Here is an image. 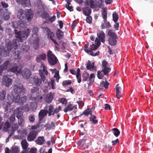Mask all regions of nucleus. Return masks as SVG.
Listing matches in <instances>:
<instances>
[{"mask_svg": "<svg viewBox=\"0 0 153 153\" xmlns=\"http://www.w3.org/2000/svg\"><path fill=\"white\" fill-rule=\"evenodd\" d=\"M12 83V79L9 78L7 76L4 75L2 79V83L6 87H8Z\"/></svg>", "mask_w": 153, "mask_h": 153, "instance_id": "f3484780", "label": "nucleus"}, {"mask_svg": "<svg viewBox=\"0 0 153 153\" xmlns=\"http://www.w3.org/2000/svg\"><path fill=\"white\" fill-rule=\"evenodd\" d=\"M109 85V83L106 81L105 82L102 81L101 82L100 84V86L101 87H104L105 88H107Z\"/></svg>", "mask_w": 153, "mask_h": 153, "instance_id": "58836bf2", "label": "nucleus"}, {"mask_svg": "<svg viewBox=\"0 0 153 153\" xmlns=\"http://www.w3.org/2000/svg\"><path fill=\"white\" fill-rule=\"evenodd\" d=\"M84 113V114H85L86 115H88L89 114H91L92 112L91 111V110L90 109H88L86 110H85Z\"/></svg>", "mask_w": 153, "mask_h": 153, "instance_id": "bf43d9fd", "label": "nucleus"}, {"mask_svg": "<svg viewBox=\"0 0 153 153\" xmlns=\"http://www.w3.org/2000/svg\"><path fill=\"white\" fill-rule=\"evenodd\" d=\"M37 149L35 148H32L30 149V153H36Z\"/></svg>", "mask_w": 153, "mask_h": 153, "instance_id": "774afa93", "label": "nucleus"}, {"mask_svg": "<svg viewBox=\"0 0 153 153\" xmlns=\"http://www.w3.org/2000/svg\"><path fill=\"white\" fill-rule=\"evenodd\" d=\"M86 140L82 139L77 142V144L80 146H82L85 143Z\"/></svg>", "mask_w": 153, "mask_h": 153, "instance_id": "3c124183", "label": "nucleus"}, {"mask_svg": "<svg viewBox=\"0 0 153 153\" xmlns=\"http://www.w3.org/2000/svg\"><path fill=\"white\" fill-rule=\"evenodd\" d=\"M17 2L21 4L24 7H27L30 5V0H16Z\"/></svg>", "mask_w": 153, "mask_h": 153, "instance_id": "cd10ccee", "label": "nucleus"}, {"mask_svg": "<svg viewBox=\"0 0 153 153\" xmlns=\"http://www.w3.org/2000/svg\"><path fill=\"white\" fill-rule=\"evenodd\" d=\"M85 7L83 9V13L86 16H89L91 13V10L88 7Z\"/></svg>", "mask_w": 153, "mask_h": 153, "instance_id": "72a5a7b5", "label": "nucleus"}, {"mask_svg": "<svg viewBox=\"0 0 153 153\" xmlns=\"http://www.w3.org/2000/svg\"><path fill=\"white\" fill-rule=\"evenodd\" d=\"M76 1L79 4L84 3L86 6L88 5L92 8L96 7L98 6L97 1H93V0H76Z\"/></svg>", "mask_w": 153, "mask_h": 153, "instance_id": "1a4fd4ad", "label": "nucleus"}, {"mask_svg": "<svg viewBox=\"0 0 153 153\" xmlns=\"http://www.w3.org/2000/svg\"><path fill=\"white\" fill-rule=\"evenodd\" d=\"M97 37L95 41V43H98L99 45L100 44V42L103 43L105 42V34L102 30L99 31L97 33Z\"/></svg>", "mask_w": 153, "mask_h": 153, "instance_id": "9d476101", "label": "nucleus"}, {"mask_svg": "<svg viewBox=\"0 0 153 153\" xmlns=\"http://www.w3.org/2000/svg\"><path fill=\"white\" fill-rule=\"evenodd\" d=\"M39 73L43 82L45 80V77L44 76V74L47 75L48 74V72L46 70V68L45 65L42 64L41 66V69L39 70Z\"/></svg>", "mask_w": 153, "mask_h": 153, "instance_id": "ddd939ff", "label": "nucleus"}, {"mask_svg": "<svg viewBox=\"0 0 153 153\" xmlns=\"http://www.w3.org/2000/svg\"><path fill=\"white\" fill-rule=\"evenodd\" d=\"M37 134V131L33 130L30 131L27 136V139L28 141H31L33 140Z\"/></svg>", "mask_w": 153, "mask_h": 153, "instance_id": "aec40b11", "label": "nucleus"}, {"mask_svg": "<svg viewBox=\"0 0 153 153\" xmlns=\"http://www.w3.org/2000/svg\"><path fill=\"white\" fill-rule=\"evenodd\" d=\"M89 74L87 73H85L83 75V80L85 81H86L88 77Z\"/></svg>", "mask_w": 153, "mask_h": 153, "instance_id": "680f3d73", "label": "nucleus"}, {"mask_svg": "<svg viewBox=\"0 0 153 153\" xmlns=\"http://www.w3.org/2000/svg\"><path fill=\"white\" fill-rule=\"evenodd\" d=\"M92 19L91 16H88L86 19V21L87 22L89 23H91L92 22Z\"/></svg>", "mask_w": 153, "mask_h": 153, "instance_id": "0e129e2a", "label": "nucleus"}, {"mask_svg": "<svg viewBox=\"0 0 153 153\" xmlns=\"http://www.w3.org/2000/svg\"><path fill=\"white\" fill-rule=\"evenodd\" d=\"M50 71L52 74H54V77L56 78V81L58 82L59 79V71L55 68L51 69H50Z\"/></svg>", "mask_w": 153, "mask_h": 153, "instance_id": "393cba45", "label": "nucleus"}, {"mask_svg": "<svg viewBox=\"0 0 153 153\" xmlns=\"http://www.w3.org/2000/svg\"><path fill=\"white\" fill-rule=\"evenodd\" d=\"M86 68L88 70H89L91 71H97L96 67L94 66L93 63H91L90 61H88Z\"/></svg>", "mask_w": 153, "mask_h": 153, "instance_id": "b1692460", "label": "nucleus"}, {"mask_svg": "<svg viewBox=\"0 0 153 153\" xmlns=\"http://www.w3.org/2000/svg\"><path fill=\"white\" fill-rule=\"evenodd\" d=\"M113 19L115 22H116L118 19V15L116 12H114L112 15Z\"/></svg>", "mask_w": 153, "mask_h": 153, "instance_id": "09e8293b", "label": "nucleus"}, {"mask_svg": "<svg viewBox=\"0 0 153 153\" xmlns=\"http://www.w3.org/2000/svg\"><path fill=\"white\" fill-rule=\"evenodd\" d=\"M37 14L39 16H41L42 18H45L46 20L48 19L49 17V15L47 12L44 11L42 8L38 10Z\"/></svg>", "mask_w": 153, "mask_h": 153, "instance_id": "6ab92c4d", "label": "nucleus"}, {"mask_svg": "<svg viewBox=\"0 0 153 153\" xmlns=\"http://www.w3.org/2000/svg\"><path fill=\"white\" fill-rule=\"evenodd\" d=\"M22 149L25 150L29 146V144L26 140H22L21 143Z\"/></svg>", "mask_w": 153, "mask_h": 153, "instance_id": "2f4dec72", "label": "nucleus"}, {"mask_svg": "<svg viewBox=\"0 0 153 153\" xmlns=\"http://www.w3.org/2000/svg\"><path fill=\"white\" fill-rule=\"evenodd\" d=\"M108 65V63L106 61L103 60L102 61V71H103L105 75H107L111 71V69Z\"/></svg>", "mask_w": 153, "mask_h": 153, "instance_id": "2eb2a0df", "label": "nucleus"}, {"mask_svg": "<svg viewBox=\"0 0 153 153\" xmlns=\"http://www.w3.org/2000/svg\"><path fill=\"white\" fill-rule=\"evenodd\" d=\"M95 45L94 44H92L90 45V50H89L88 49V44H86L85 45V49L84 50L86 52L92 56H98L99 54V51H98L97 52L95 53H94L92 51H94L97 49L100 46V45H99L98 43H95Z\"/></svg>", "mask_w": 153, "mask_h": 153, "instance_id": "423d86ee", "label": "nucleus"}, {"mask_svg": "<svg viewBox=\"0 0 153 153\" xmlns=\"http://www.w3.org/2000/svg\"><path fill=\"white\" fill-rule=\"evenodd\" d=\"M76 108V105L73 106L71 104L68 105L66 107L64 108V111L65 112L68 111H71L74 109Z\"/></svg>", "mask_w": 153, "mask_h": 153, "instance_id": "c85d7f7f", "label": "nucleus"}, {"mask_svg": "<svg viewBox=\"0 0 153 153\" xmlns=\"http://www.w3.org/2000/svg\"><path fill=\"white\" fill-rule=\"evenodd\" d=\"M96 117L95 116L91 115L90 117V120L92 122V123L95 124L98 122L97 120L96 119Z\"/></svg>", "mask_w": 153, "mask_h": 153, "instance_id": "a18cd8bd", "label": "nucleus"}, {"mask_svg": "<svg viewBox=\"0 0 153 153\" xmlns=\"http://www.w3.org/2000/svg\"><path fill=\"white\" fill-rule=\"evenodd\" d=\"M117 38L112 37H109L108 39L109 44V45L111 46L115 45L117 43V41L116 40V39Z\"/></svg>", "mask_w": 153, "mask_h": 153, "instance_id": "f704fd0d", "label": "nucleus"}, {"mask_svg": "<svg viewBox=\"0 0 153 153\" xmlns=\"http://www.w3.org/2000/svg\"><path fill=\"white\" fill-rule=\"evenodd\" d=\"M105 75L104 72L102 70L101 71H97V77L98 78L100 79H102Z\"/></svg>", "mask_w": 153, "mask_h": 153, "instance_id": "37998d69", "label": "nucleus"}, {"mask_svg": "<svg viewBox=\"0 0 153 153\" xmlns=\"http://www.w3.org/2000/svg\"><path fill=\"white\" fill-rule=\"evenodd\" d=\"M53 93L50 92L47 95L45 98V101L48 103H51L53 100Z\"/></svg>", "mask_w": 153, "mask_h": 153, "instance_id": "bb28decb", "label": "nucleus"}, {"mask_svg": "<svg viewBox=\"0 0 153 153\" xmlns=\"http://www.w3.org/2000/svg\"><path fill=\"white\" fill-rule=\"evenodd\" d=\"M24 22H25L22 20H20L16 23H13V27L16 28L15 30V36L19 38L21 42L22 41V38L26 39L27 38L31 31V30L28 28L21 31H18L17 28L21 29L27 26V25Z\"/></svg>", "mask_w": 153, "mask_h": 153, "instance_id": "f257e3e1", "label": "nucleus"}, {"mask_svg": "<svg viewBox=\"0 0 153 153\" xmlns=\"http://www.w3.org/2000/svg\"><path fill=\"white\" fill-rule=\"evenodd\" d=\"M38 31L37 27H33V34L32 36V40L33 41V45L34 49H36L39 46V37L38 36L37 32Z\"/></svg>", "mask_w": 153, "mask_h": 153, "instance_id": "0eeeda50", "label": "nucleus"}, {"mask_svg": "<svg viewBox=\"0 0 153 153\" xmlns=\"http://www.w3.org/2000/svg\"><path fill=\"white\" fill-rule=\"evenodd\" d=\"M37 106V104L35 102H33L30 104V107L33 110H34L36 109Z\"/></svg>", "mask_w": 153, "mask_h": 153, "instance_id": "603ef678", "label": "nucleus"}, {"mask_svg": "<svg viewBox=\"0 0 153 153\" xmlns=\"http://www.w3.org/2000/svg\"><path fill=\"white\" fill-rule=\"evenodd\" d=\"M9 119L10 122H14L15 119V115H13L11 116Z\"/></svg>", "mask_w": 153, "mask_h": 153, "instance_id": "338daca9", "label": "nucleus"}, {"mask_svg": "<svg viewBox=\"0 0 153 153\" xmlns=\"http://www.w3.org/2000/svg\"><path fill=\"white\" fill-rule=\"evenodd\" d=\"M39 56L41 59L43 60H45L46 58V55L44 53L40 55Z\"/></svg>", "mask_w": 153, "mask_h": 153, "instance_id": "69168bd1", "label": "nucleus"}, {"mask_svg": "<svg viewBox=\"0 0 153 153\" xmlns=\"http://www.w3.org/2000/svg\"><path fill=\"white\" fill-rule=\"evenodd\" d=\"M61 110V107L59 106L58 107L56 108L53 111V115L55 113H57Z\"/></svg>", "mask_w": 153, "mask_h": 153, "instance_id": "052dcab7", "label": "nucleus"}, {"mask_svg": "<svg viewBox=\"0 0 153 153\" xmlns=\"http://www.w3.org/2000/svg\"><path fill=\"white\" fill-rule=\"evenodd\" d=\"M59 101L62 104L65 105L66 104L67 102V100L64 98H62L59 99Z\"/></svg>", "mask_w": 153, "mask_h": 153, "instance_id": "13d9d810", "label": "nucleus"}, {"mask_svg": "<svg viewBox=\"0 0 153 153\" xmlns=\"http://www.w3.org/2000/svg\"><path fill=\"white\" fill-rule=\"evenodd\" d=\"M18 94L14 96L11 93H9L7 96V104H4V106L6 110H7L8 108L9 107L10 104L12 103L13 102H15L20 103V97L21 95Z\"/></svg>", "mask_w": 153, "mask_h": 153, "instance_id": "20e7f679", "label": "nucleus"}, {"mask_svg": "<svg viewBox=\"0 0 153 153\" xmlns=\"http://www.w3.org/2000/svg\"><path fill=\"white\" fill-rule=\"evenodd\" d=\"M11 49V42H9L7 44L6 48H4L3 46L0 47V64L2 62V60L1 59V55H2L4 56H7ZM10 65L9 61H6L3 65H0V75L3 71L6 69L7 68H9Z\"/></svg>", "mask_w": 153, "mask_h": 153, "instance_id": "f03ea898", "label": "nucleus"}, {"mask_svg": "<svg viewBox=\"0 0 153 153\" xmlns=\"http://www.w3.org/2000/svg\"><path fill=\"white\" fill-rule=\"evenodd\" d=\"M55 82L53 79H51L50 82H48V86L50 88L51 87L53 89H54L55 88L54 86Z\"/></svg>", "mask_w": 153, "mask_h": 153, "instance_id": "a19ab883", "label": "nucleus"}, {"mask_svg": "<svg viewBox=\"0 0 153 153\" xmlns=\"http://www.w3.org/2000/svg\"><path fill=\"white\" fill-rule=\"evenodd\" d=\"M27 99V97L25 96H23L21 97H20V104L23 103Z\"/></svg>", "mask_w": 153, "mask_h": 153, "instance_id": "864d4df0", "label": "nucleus"}, {"mask_svg": "<svg viewBox=\"0 0 153 153\" xmlns=\"http://www.w3.org/2000/svg\"><path fill=\"white\" fill-rule=\"evenodd\" d=\"M23 66H14L8 69V71L15 73L17 75H20L21 73V70Z\"/></svg>", "mask_w": 153, "mask_h": 153, "instance_id": "dca6fc26", "label": "nucleus"}, {"mask_svg": "<svg viewBox=\"0 0 153 153\" xmlns=\"http://www.w3.org/2000/svg\"><path fill=\"white\" fill-rule=\"evenodd\" d=\"M14 91L15 94H24L25 93V89L23 88L22 84L19 83L14 86Z\"/></svg>", "mask_w": 153, "mask_h": 153, "instance_id": "9b49d317", "label": "nucleus"}, {"mask_svg": "<svg viewBox=\"0 0 153 153\" xmlns=\"http://www.w3.org/2000/svg\"><path fill=\"white\" fill-rule=\"evenodd\" d=\"M27 133V131L25 129L21 128L17 131V134L21 138L25 137Z\"/></svg>", "mask_w": 153, "mask_h": 153, "instance_id": "4be33fe9", "label": "nucleus"}, {"mask_svg": "<svg viewBox=\"0 0 153 153\" xmlns=\"http://www.w3.org/2000/svg\"><path fill=\"white\" fill-rule=\"evenodd\" d=\"M6 92L5 91H2L0 93V98L1 100L4 99L5 97Z\"/></svg>", "mask_w": 153, "mask_h": 153, "instance_id": "8fccbe9b", "label": "nucleus"}, {"mask_svg": "<svg viewBox=\"0 0 153 153\" xmlns=\"http://www.w3.org/2000/svg\"><path fill=\"white\" fill-rule=\"evenodd\" d=\"M17 17L20 20L25 21V22H30L34 15L33 11L31 9L23 10L20 9L17 13Z\"/></svg>", "mask_w": 153, "mask_h": 153, "instance_id": "7ed1b4c3", "label": "nucleus"}, {"mask_svg": "<svg viewBox=\"0 0 153 153\" xmlns=\"http://www.w3.org/2000/svg\"><path fill=\"white\" fill-rule=\"evenodd\" d=\"M101 27L102 29L109 28L111 25L109 22H107L106 20H104V22L101 25Z\"/></svg>", "mask_w": 153, "mask_h": 153, "instance_id": "473e14b6", "label": "nucleus"}, {"mask_svg": "<svg viewBox=\"0 0 153 153\" xmlns=\"http://www.w3.org/2000/svg\"><path fill=\"white\" fill-rule=\"evenodd\" d=\"M22 76L25 79H28L31 76V73L30 71L28 69H25L22 73Z\"/></svg>", "mask_w": 153, "mask_h": 153, "instance_id": "5701e85b", "label": "nucleus"}, {"mask_svg": "<svg viewBox=\"0 0 153 153\" xmlns=\"http://www.w3.org/2000/svg\"><path fill=\"white\" fill-rule=\"evenodd\" d=\"M29 111L28 108H23L22 107H20L17 108L14 111V114L16 115V117L19 119V125L21 126H23L24 121L23 119L21 118L22 116L23 111L27 112Z\"/></svg>", "mask_w": 153, "mask_h": 153, "instance_id": "39448f33", "label": "nucleus"}, {"mask_svg": "<svg viewBox=\"0 0 153 153\" xmlns=\"http://www.w3.org/2000/svg\"><path fill=\"white\" fill-rule=\"evenodd\" d=\"M19 42L18 39H14L13 41V45L14 49L17 48L19 45Z\"/></svg>", "mask_w": 153, "mask_h": 153, "instance_id": "c03bdc74", "label": "nucleus"}, {"mask_svg": "<svg viewBox=\"0 0 153 153\" xmlns=\"http://www.w3.org/2000/svg\"><path fill=\"white\" fill-rule=\"evenodd\" d=\"M53 107L52 105H50L48 106V114L49 116L53 115Z\"/></svg>", "mask_w": 153, "mask_h": 153, "instance_id": "4c0bfd02", "label": "nucleus"}, {"mask_svg": "<svg viewBox=\"0 0 153 153\" xmlns=\"http://www.w3.org/2000/svg\"><path fill=\"white\" fill-rule=\"evenodd\" d=\"M29 82L30 84H35L37 85H40L42 83L41 80L36 76L32 77L29 80Z\"/></svg>", "mask_w": 153, "mask_h": 153, "instance_id": "a211bd4d", "label": "nucleus"}, {"mask_svg": "<svg viewBox=\"0 0 153 153\" xmlns=\"http://www.w3.org/2000/svg\"><path fill=\"white\" fill-rule=\"evenodd\" d=\"M67 1V3L66 4V7L70 11H72L73 10V7L70 5V0H66Z\"/></svg>", "mask_w": 153, "mask_h": 153, "instance_id": "79ce46f5", "label": "nucleus"}, {"mask_svg": "<svg viewBox=\"0 0 153 153\" xmlns=\"http://www.w3.org/2000/svg\"><path fill=\"white\" fill-rule=\"evenodd\" d=\"M10 125L7 122L5 123L4 125V129L6 131H8L10 134L9 136L12 135L15 131L18 128V126L17 124L14 123L12 126L11 129L10 130L9 129L10 128Z\"/></svg>", "mask_w": 153, "mask_h": 153, "instance_id": "6e6552de", "label": "nucleus"}, {"mask_svg": "<svg viewBox=\"0 0 153 153\" xmlns=\"http://www.w3.org/2000/svg\"><path fill=\"white\" fill-rule=\"evenodd\" d=\"M30 99L36 102H41L43 100V98L42 95L38 93L35 95H31Z\"/></svg>", "mask_w": 153, "mask_h": 153, "instance_id": "4468645a", "label": "nucleus"}, {"mask_svg": "<svg viewBox=\"0 0 153 153\" xmlns=\"http://www.w3.org/2000/svg\"><path fill=\"white\" fill-rule=\"evenodd\" d=\"M71 82L70 80H66L63 82L62 84L64 86H66L68 85H70L71 84Z\"/></svg>", "mask_w": 153, "mask_h": 153, "instance_id": "4d7b16f0", "label": "nucleus"}, {"mask_svg": "<svg viewBox=\"0 0 153 153\" xmlns=\"http://www.w3.org/2000/svg\"><path fill=\"white\" fill-rule=\"evenodd\" d=\"M111 131H113V134L116 137H117L120 134V131L117 128H114L111 129Z\"/></svg>", "mask_w": 153, "mask_h": 153, "instance_id": "de8ad7c7", "label": "nucleus"}, {"mask_svg": "<svg viewBox=\"0 0 153 153\" xmlns=\"http://www.w3.org/2000/svg\"><path fill=\"white\" fill-rule=\"evenodd\" d=\"M107 9L106 7L103 8L102 9V15L103 19L104 20H106L107 17Z\"/></svg>", "mask_w": 153, "mask_h": 153, "instance_id": "c9c22d12", "label": "nucleus"}, {"mask_svg": "<svg viewBox=\"0 0 153 153\" xmlns=\"http://www.w3.org/2000/svg\"><path fill=\"white\" fill-rule=\"evenodd\" d=\"M95 77V75L94 74H90L89 77V81L91 82H93L94 81V79Z\"/></svg>", "mask_w": 153, "mask_h": 153, "instance_id": "6e6d98bb", "label": "nucleus"}, {"mask_svg": "<svg viewBox=\"0 0 153 153\" xmlns=\"http://www.w3.org/2000/svg\"><path fill=\"white\" fill-rule=\"evenodd\" d=\"M45 141V138L43 137L42 136L39 137L35 141L38 144L41 145L44 143Z\"/></svg>", "mask_w": 153, "mask_h": 153, "instance_id": "7c9ffc66", "label": "nucleus"}, {"mask_svg": "<svg viewBox=\"0 0 153 153\" xmlns=\"http://www.w3.org/2000/svg\"><path fill=\"white\" fill-rule=\"evenodd\" d=\"M31 92L32 93L31 95L37 94L39 92V89L37 87H33L31 90Z\"/></svg>", "mask_w": 153, "mask_h": 153, "instance_id": "ea45409f", "label": "nucleus"}, {"mask_svg": "<svg viewBox=\"0 0 153 153\" xmlns=\"http://www.w3.org/2000/svg\"><path fill=\"white\" fill-rule=\"evenodd\" d=\"M116 89V92L120 93L121 90V88L119 86L118 84H117L115 87Z\"/></svg>", "mask_w": 153, "mask_h": 153, "instance_id": "e2e57ef3", "label": "nucleus"}, {"mask_svg": "<svg viewBox=\"0 0 153 153\" xmlns=\"http://www.w3.org/2000/svg\"><path fill=\"white\" fill-rule=\"evenodd\" d=\"M45 30L47 33V35L48 38L52 41L55 44L58 45V44L57 43L56 40L54 39L53 38L54 37V35L53 33L51 32L49 29L47 27L45 28Z\"/></svg>", "mask_w": 153, "mask_h": 153, "instance_id": "412c9836", "label": "nucleus"}, {"mask_svg": "<svg viewBox=\"0 0 153 153\" xmlns=\"http://www.w3.org/2000/svg\"><path fill=\"white\" fill-rule=\"evenodd\" d=\"M47 56L48 62L51 65H53L56 63L57 59L51 51H48Z\"/></svg>", "mask_w": 153, "mask_h": 153, "instance_id": "f8f14e48", "label": "nucleus"}, {"mask_svg": "<svg viewBox=\"0 0 153 153\" xmlns=\"http://www.w3.org/2000/svg\"><path fill=\"white\" fill-rule=\"evenodd\" d=\"M29 120L31 122H33L34 121L35 118L34 115L33 114L30 115L28 117Z\"/></svg>", "mask_w": 153, "mask_h": 153, "instance_id": "5fc2aeb1", "label": "nucleus"}, {"mask_svg": "<svg viewBox=\"0 0 153 153\" xmlns=\"http://www.w3.org/2000/svg\"><path fill=\"white\" fill-rule=\"evenodd\" d=\"M56 35L57 38L59 39H60L64 36V33L60 30L58 29L56 31Z\"/></svg>", "mask_w": 153, "mask_h": 153, "instance_id": "c756f323", "label": "nucleus"}, {"mask_svg": "<svg viewBox=\"0 0 153 153\" xmlns=\"http://www.w3.org/2000/svg\"><path fill=\"white\" fill-rule=\"evenodd\" d=\"M48 111L44 110H41L39 114V120L41 121L44 117L47 114Z\"/></svg>", "mask_w": 153, "mask_h": 153, "instance_id": "a878e982", "label": "nucleus"}, {"mask_svg": "<svg viewBox=\"0 0 153 153\" xmlns=\"http://www.w3.org/2000/svg\"><path fill=\"white\" fill-rule=\"evenodd\" d=\"M108 34L111 37L117 38V36L116 33L113 32L112 30H109L108 31Z\"/></svg>", "mask_w": 153, "mask_h": 153, "instance_id": "49530a36", "label": "nucleus"}, {"mask_svg": "<svg viewBox=\"0 0 153 153\" xmlns=\"http://www.w3.org/2000/svg\"><path fill=\"white\" fill-rule=\"evenodd\" d=\"M19 148L17 146H14L11 149V153H19Z\"/></svg>", "mask_w": 153, "mask_h": 153, "instance_id": "e433bc0d", "label": "nucleus"}]
</instances>
